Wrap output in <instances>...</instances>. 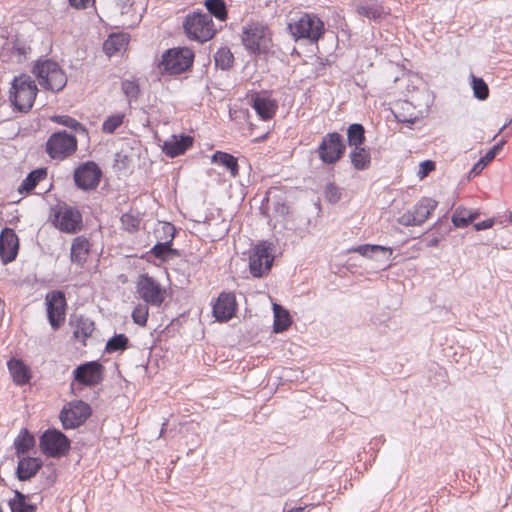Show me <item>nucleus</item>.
<instances>
[{"label": "nucleus", "mask_w": 512, "mask_h": 512, "mask_svg": "<svg viewBox=\"0 0 512 512\" xmlns=\"http://www.w3.org/2000/svg\"><path fill=\"white\" fill-rule=\"evenodd\" d=\"M35 445V438L27 429H22L14 440V447L16 455L20 458L21 455L29 452Z\"/></svg>", "instance_id": "34"}, {"label": "nucleus", "mask_w": 512, "mask_h": 512, "mask_svg": "<svg viewBox=\"0 0 512 512\" xmlns=\"http://www.w3.org/2000/svg\"><path fill=\"white\" fill-rule=\"evenodd\" d=\"M434 169H435V163L431 160H425L420 163L418 176L420 178H424Z\"/></svg>", "instance_id": "51"}, {"label": "nucleus", "mask_w": 512, "mask_h": 512, "mask_svg": "<svg viewBox=\"0 0 512 512\" xmlns=\"http://www.w3.org/2000/svg\"><path fill=\"white\" fill-rule=\"evenodd\" d=\"M512 123V120H510L509 122L505 123L499 130V133H501L504 129H506V127Z\"/></svg>", "instance_id": "56"}, {"label": "nucleus", "mask_w": 512, "mask_h": 512, "mask_svg": "<svg viewBox=\"0 0 512 512\" xmlns=\"http://www.w3.org/2000/svg\"><path fill=\"white\" fill-rule=\"evenodd\" d=\"M352 252L358 253L363 257L372 258L377 254H383L385 259H389L392 255V249L390 247L375 245V244H363L359 245L351 250Z\"/></svg>", "instance_id": "32"}, {"label": "nucleus", "mask_w": 512, "mask_h": 512, "mask_svg": "<svg viewBox=\"0 0 512 512\" xmlns=\"http://www.w3.org/2000/svg\"><path fill=\"white\" fill-rule=\"evenodd\" d=\"M211 161L214 164L225 167L232 177H236L239 173L238 160L232 154L223 151H216L212 155Z\"/></svg>", "instance_id": "28"}, {"label": "nucleus", "mask_w": 512, "mask_h": 512, "mask_svg": "<svg viewBox=\"0 0 512 512\" xmlns=\"http://www.w3.org/2000/svg\"><path fill=\"white\" fill-rule=\"evenodd\" d=\"M493 224H494L493 219H487V220L480 221V222L474 224V229L476 231H482V230L491 228L493 226Z\"/></svg>", "instance_id": "53"}, {"label": "nucleus", "mask_w": 512, "mask_h": 512, "mask_svg": "<svg viewBox=\"0 0 512 512\" xmlns=\"http://www.w3.org/2000/svg\"><path fill=\"white\" fill-rule=\"evenodd\" d=\"M275 212L281 216H285L289 213V206L285 203L277 202L274 206Z\"/></svg>", "instance_id": "54"}, {"label": "nucleus", "mask_w": 512, "mask_h": 512, "mask_svg": "<svg viewBox=\"0 0 512 512\" xmlns=\"http://www.w3.org/2000/svg\"><path fill=\"white\" fill-rule=\"evenodd\" d=\"M504 143L505 141L502 140L496 145H494L489 151L486 152V154L483 157H481V159H483L486 162V164L490 163L503 148Z\"/></svg>", "instance_id": "49"}, {"label": "nucleus", "mask_w": 512, "mask_h": 512, "mask_svg": "<svg viewBox=\"0 0 512 512\" xmlns=\"http://www.w3.org/2000/svg\"><path fill=\"white\" fill-rule=\"evenodd\" d=\"M136 289L140 298L148 305L159 307L165 300V289L148 274L139 276Z\"/></svg>", "instance_id": "13"}, {"label": "nucleus", "mask_w": 512, "mask_h": 512, "mask_svg": "<svg viewBox=\"0 0 512 512\" xmlns=\"http://www.w3.org/2000/svg\"><path fill=\"white\" fill-rule=\"evenodd\" d=\"M39 447L44 455L52 458H61L68 454L71 441L60 430L49 428L40 436Z\"/></svg>", "instance_id": "6"}, {"label": "nucleus", "mask_w": 512, "mask_h": 512, "mask_svg": "<svg viewBox=\"0 0 512 512\" xmlns=\"http://www.w3.org/2000/svg\"><path fill=\"white\" fill-rule=\"evenodd\" d=\"M398 223L406 227L419 226L412 211H407L406 213L402 214L398 218Z\"/></svg>", "instance_id": "50"}, {"label": "nucleus", "mask_w": 512, "mask_h": 512, "mask_svg": "<svg viewBox=\"0 0 512 512\" xmlns=\"http://www.w3.org/2000/svg\"><path fill=\"white\" fill-rule=\"evenodd\" d=\"M242 42L251 53H266L271 43L270 32L267 27L252 23L243 29Z\"/></svg>", "instance_id": "8"}, {"label": "nucleus", "mask_w": 512, "mask_h": 512, "mask_svg": "<svg viewBox=\"0 0 512 512\" xmlns=\"http://www.w3.org/2000/svg\"><path fill=\"white\" fill-rule=\"evenodd\" d=\"M395 117L398 122L407 124L409 128H412V125L417 121V117H408L407 119H402L401 113L396 114Z\"/></svg>", "instance_id": "55"}, {"label": "nucleus", "mask_w": 512, "mask_h": 512, "mask_svg": "<svg viewBox=\"0 0 512 512\" xmlns=\"http://www.w3.org/2000/svg\"><path fill=\"white\" fill-rule=\"evenodd\" d=\"M47 318L56 331L65 321L67 302L64 292L55 290L46 295Z\"/></svg>", "instance_id": "15"}, {"label": "nucleus", "mask_w": 512, "mask_h": 512, "mask_svg": "<svg viewBox=\"0 0 512 512\" xmlns=\"http://www.w3.org/2000/svg\"><path fill=\"white\" fill-rule=\"evenodd\" d=\"M402 119H407L408 117L405 114H401Z\"/></svg>", "instance_id": "58"}, {"label": "nucleus", "mask_w": 512, "mask_h": 512, "mask_svg": "<svg viewBox=\"0 0 512 512\" xmlns=\"http://www.w3.org/2000/svg\"><path fill=\"white\" fill-rule=\"evenodd\" d=\"M438 202L432 198L424 197L419 200L411 210L417 223L422 225L436 209Z\"/></svg>", "instance_id": "25"}, {"label": "nucleus", "mask_w": 512, "mask_h": 512, "mask_svg": "<svg viewBox=\"0 0 512 512\" xmlns=\"http://www.w3.org/2000/svg\"><path fill=\"white\" fill-rule=\"evenodd\" d=\"M478 215V212H472L466 208L458 207L452 215V223L455 227L465 228L472 223Z\"/></svg>", "instance_id": "37"}, {"label": "nucleus", "mask_w": 512, "mask_h": 512, "mask_svg": "<svg viewBox=\"0 0 512 512\" xmlns=\"http://www.w3.org/2000/svg\"><path fill=\"white\" fill-rule=\"evenodd\" d=\"M90 242L85 236H77L73 239L70 249L71 262L82 266L89 255Z\"/></svg>", "instance_id": "24"}, {"label": "nucleus", "mask_w": 512, "mask_h": 512, "mask_svg": "<svg viewBox=\"0 0 512 512\" xmlns=\"http://www.w3.org/2000/svg\"><path fill=\"white\" fill-rule=\"evenodd\" d=\"M204 4L208 11L206 14L214 16L220 21L227 19V7L224 0H205Z\"/></svg>", "instance_id": "39"}, {"label": "nucleus", "mask_w": 512, "mask_h": 512, "mask_svg": "<svg viewBox=\"0 0 512 512\" xmlns=\"http://www.w3.org/2000/svg\"><path fill=\"white\" fill-rule=\"evenodd\" d=\"M237 306L233 292H221L213 304V316L218 322H228L235 316Z\"/></svg>", "instance_id": "18"}, {"label": "nucleus", "mask_w": 512, "mask_h": 512, "mask_svg": "<svg viewBox=\"0 0 512 512\" xmlns=\"http://www.w3.org/2000/svg\"><path fill=\"white\" fill-rule=\"evenodd\" d=\"M352 252L358 253L363 257L372 258L377 254H383L385 259H389L392 255V249L390 247L375 245V244H363L359 245L351 250Z\"/></svg>", "instance_id": "33"}, {"label": "nucleus", "mask_w": 512, "mask_h": 512, "mask_svg": "<svg viewBox=\"0 0 512 512\" xmlns=\"http://www.w3.org/2000/svg\"><path fill=\"white\" fill-rule=\"evenodd\" d=\"M124 115L123 114H114L109 116L102 125V130L105 133L112 134L115 130L121 126L123 123Z\"/></svg>", "instance_id": "46"}, {"label": "nucleus", "mask_w": 512, "mask_h": 512, "mask_svg": "<svg viewBox=\"0 0 512 512\" xmlns=\"http://www.w3.org/2000/svg\"><path fill=\"white\" fill-rule=\"evenodd\" d=\"M357 12L359 15L367 17L368 19L372 20H379L384 15H386V12L384 11L383 7L378 5L377 3L360 5L357 8Z\"/></svg>", "instance_id": "41"}, {"label": "nucleus", "mask_w": 512, "mask_h": 512, "mask_svg": "<svg viewBox=\"0 0 512 512\" xmlns=\"http://www.w3.org/2000/svg\"><path fill=\"white\" fill-rule=\"evenodd\" d=\"M273 312H274V324H273V330L275 333H282L286 331L291 323V317L284 307H282L279 304L273 305Z\"/></svg>", "instance_id": "29"}, {"label": "nucleus", "mask_w": 512, "mask_h": 512, "mask_svg": "<svg viewBox=\"0 0 512 512\" xmlns=\"http://www.w3.org/2000/svg\"><path fill=\"white\" fill-rule=\"evenodd\" d=\"M288 31L296 41L305 39L316 43L324 34L325 27L316 15L303 14L298 20L288 24Z\"/></svg>", "instance_id": "3"}, {"label": "nucleus", "mask_w": 512, "mask_h": 512, "mask_svg": "<svg viewBox=\"0 0 512 512\" xmlns=\"http://www.w3.org/2000/svg\"><path fill=\"white\" fill-rule=\"evenodd\" d=\"M214 61L216 67H219L222 70H228L233 65L234 56L229 48L222 47L216 52Z\"/></svg>", "instance_id": "42"}, {"label": "nucleus", "mask_w": 512, "mask_h": 512, "mask_svg": "<svg viewBox=\"0 0 512 512\" xmlns=\"http://www.w3.org/2000/svg\"><path fill=\"white\" fill-rule=\"evenodd\" d=\"M486 165V162L480 158L479 161L470 170L469 175L473 177L477 176L483 171Z\"/></svg>", "instance_id": "52"}, {"label": "nucleus", "mask_w": 512, "mask_h": 512, "mask_svg": "<svg viewBox=\"0 0 512 512\" xmlns=\"http://www.w3.org/2000/svg\"><path fill=\"white\" fill-rule=\"evenodd\" d=\"M193 144V138L186 134L172 135L162 145L163 152L170 158L177 157L188 150Z\"/></svg>", "instance_id": "21"}, {"label": "nucleus", "mask_w": 512, "mask_h": 512, "mask_svg": "<svg viewBox=\"0 0 512 512\" xmlns=\"http://www.w3.org/2000/svg\"><path fill=\"white\" fill-rule=\"evenodd\" d=\"M346 150L343 137L338 132L326 134L318 147V156L325 164H334L339 161Z\"/></svg>", "instance_id": "11"}, {"label": "nucleus", "mask_w": 512, "mask_h": 512, "mask_svg": "<svg viewBox=\"0 0 512 512\" xmlns=\"http://www.w3.org/2000/svg\"><path fill=\"white\" fill-rule=\"evenodd\" d=\"M103 365L98 361H89L77 366L73 371L74 379L84 386L98 385L103 379Z\"/></svg>", "instance_id": "16"}, {"label": "nucleus", "mask_w": 512, "mask_h": 512, "mask_svg": "<svg viewBox=\"0 0 512 512\" xmlns=\"http://www.w3.org/2000/svg\"><path fill=\"white\" fill-rule=\"evenodd\" d=\"M250 105L257 115L264 121L274 117L278 109V102L273 99L268 91L256 92L251 95Z\"/></svg>", "instance_id": "19"}, {"label": "nucleus", "mask_w": 512, "mask_h": 512, "mask_svg": "<svg viewBox=\"0 0 512 512\" xmlns=\"http://www.w3.org/2000/svg\"><path fill=\"white\" fill-rule=\"evenodd\" d=\"M148 304H138L132 311V319L135 324L145 326L148 320Z\"/></svg>", "instance_id": "45"}, {"label": "nucleus", "mask_w": 512, "mask_h": 512, "mask_svg": "<svg viewBox=\"0 0 512 512\" xmlns=\"http://www.w3.org/2000/svg\"><path fill=\"white\" fill-rule=\"evenodd\" d=\"M89 404L82 400L74 401L69 407H64L60 412V420L65 430L75 429L81 426L91 415Z\"/></svg>", "instance_id": "14"}, {"label": "nucleus", "mask_w": 512, "mask_h": 512, "mask_svg": "<svg viewBox=\"0 0 512 512\" xmlns=\"http://www.w3.org/2000/svg\"><path fill=\"white\" fill-rule=\"evenodd\" d=\"M183 28L190 39L199 42L212 39L216 33L211 16L204 12L188 14L183 22Z\"/></svg>", "instance_id": "4"}, {"label": "nucleus", "mask_w": 512, "mask_h": 512, "mask_svg": "<svg viewBox=\"0 0 512 512\" xmlns=\"http://www.w3.org/2000/svg\"><path fill=\"white\" fill-rule=\"evenodd\" d=\"M128 44V39L123 34H112L104 42L103 49L109 56L120 52L125 49Z\"/></svg>", "instance_id": "36"}, {"label": "nucleus", "mask_w": 512, "mask_h": 512, "mask_svg": "<svg viewBox=\"0 0 512 512\" xmlns=\"http://www.w3.org/2000/svg\"><path fill=\"white\" fill-rule=\"evenodd\" d=\"M8 369L13 377V381L17 385H24L29 382L31 378L29 368L19 359H10L7 362Z\"/></svg>", "instance_id": "26"}, {"label": "nucleus", "mask_w": 512, "mask_h": 512, "mask_svg": "<svg viewBox=\"0 0 512 512\" xmlns=\"http://www.w3.org/2000/svg\"><path fill=\"white\" fill-rule=\"evenodd\" d=\"M129 347V339L125 334H115L108 339L105 346L106 353L123 352Z\"/></svg>", "instance_id": "40"}, {"label": "nucleus", "mask_w": 512, "mask_h": 512, "mask_svg": "<svg viewBox=\"0 0 512 512\" xmlns=\"http://www.w3.org/2000/svg\"><path fill=\"white\" fill-rule=\"evenodd\" d=\"M51 120L54 123L63 125L71 129L74 132L75 136L81 135L84 137H88L89 135L87 128L82 123H80L79 121H77L69 115H55L51 117Z\"/></svg>", "instance_id": "31"}, {"label": "nucleus", "mask_w": 512, "mask_h": 512, "mask_svg": "<svg viewBox=\"0 0 512 512\" xmlns=\"http://www.w3.org/2000/svg\"><path fill=\"white\" fill-rule=\"evenodd\" d=\"M509 220H510V222H512V212L509 215Z\"/></svg>", "instance_id": "59"}, {"label": "nucleus", "mask_w": 512, "mask_h": 512, "mask_svg": "<svg viewBox=\"0 0 512 512\" xmlns=\"http://www.w3.org/2000/svg\"><path fill=\"white\" fill-rule=\"evenodd\" d=\"M349 158L356 170L363 171L370 167L371 155L367 148L362 146L354 147L349 153Z\"/></svg>", "instance_id": "27"}, {"label": "nucleus", "mask_w": 512, "mask_h": 512, "mask_svg": "<svg viewBox=\"0 0 512 512\" xmlns=\"http://www.w3.org/2000/svg\"><path fill=\"white\" fill-rule=\"evenodd\" d=\"M102 170L94 161L81 163L73 173V179L76 187L83 191L95 190L102 178Z\"/></svg>", "instance_id": "12"}, {"label": "nucleus", "mask_w": 512, "mask_h": 512, "mask_svg": "<svg viewBox=\"0 0 512 512\" xmlns=\"http://www.w3.org/2000/svg\"><path fill=\"white\" fill-rule=\"evenodd\" d=\"M324 196L329 203L335 204L341 199V191L335 184L329 183L325 187Z\"/></svg>", "instance_id": "47"}, {"label": "nucleus", "mask_w": 512, "mask_h": 512, "mask_svg": "<svg viewBox=\"0 0 512 512\" xmlns=\"http://www.w3.org/2000/svg\"><path fill=\"white\" fill-rule=\"evenodd\" d=\"M271 244L262 241L254 246L249 256V270L253 277L265 276L273 265L274 257L270 253Z\"/></svg>", "instance_id": "10"}, {"label": "nucleus", "mask_w": 512, "mask_h": 512, "mask_svg": "<svg viewBox=\"0 0 512 512\" xmlns=\"http://www.w3.org/2000/svg\"><path fill=\"white\" fill-rule=\"evenodd\" d=\"M194 60V54L189 48H174L167 50L159 63V68L171 75L188 70Z\"/></svg>", "instance_id": "7"}, {"label": "nucleus", "mask_w": 512, "mask_h": 512, "mask_svg": "<svg viewBox=\"0 0 512 512\" xmlns=\"http://www.w3.org/2000/svg\"><path fill=\"white\" fill-rule=\"evenodd\" d=\"M46 176L47 171L45 168H38L31 171L20 184L18 192L20 194L30 193L41 180L46 178Z\"/></svg>", "instance_id": "30"}, {"label": "nucleus", "mask_w": 512, "mask_h": 512, "mask_svg": "<svg viewBox=\"0 0 512 512\" xmlns=\"http://www.w3.org/2000/svg\"><path fill=\"white\" fill-rule=\"evenodd\" d=\"M19 250V238L15 231L5 227L0 233V258L3 264L14 261Z\"/></svg>", "instance_id": "20"}, {"label": "nucleus", "mask_w": 512, "mask_h": 512, "mask_svg": "<svg viewBox=\"0 0 512 512\" xmlns=\"http://www.w3.org/2000/svg\"><path fill=\"white\" fill-rule=\"evenodd\" d=\"M437 243H438V240L437 239H433V240L430 241V246H435V245H437Z\"/></svg>", "instance_id": "57"}, {"label": "nucleus", "mask_w": 512, "mask_h": 512, "mask_svg": "<svg viewBox=\"0 0 512 512\" xmlns=\"http://www.w3.org/2000/svg\"><path fill=\"white\" fill-rule=\"evenodd\" d=\"M159 241L152 247L150 253L161 261H167L173 257L180 256L177 249L172 248L173 239L175 238L176 228L173 224L165 222L160 229L155 231Z\"/></svg>", "instance_id": "9"}, {"label": "nucleus", "mask_w": 512, "mask_h": 512, "mask_svg": "<svg viewBox=\"0 0 512 512\" xmlns=\"http://www.w3.org/2000/svg\"><path fill=\"white\" fill-rule=\"evenodd\" d=\"M121 222L124 228L131 232L137 230L140 224L138 217L128 213L121 216Z\"/></svg>", "instance_id": "48"}, {"label": "nucleus", "mask_w": 512, "mask_h": 512, "mask_svg": "<svg viewBox=\"0 0 512 512\" xmlns=\"http://www.w3.org/2000/svg\"><path fill=\"white\" fill-rule=\"evenodd\" d=\"M471 87L473 90V95L478 100H486L489 96V88L486 82L479 77L471 75Z\"/></svg>", "instance_id": "43"}, {"label": "nucleus", "mask_w": 512, "mask_h": 512, "mask_svg": "<svg viewBox=\"0 0 512 512\" xmlns=\"http://www.w3.org/2000/svg\"><path fill=\"white\" fill-rule=\"evenodd\" d=\"M39 84L52 92L61 91L67 84V76L59 64L51 59H39L33 67Z\"/></svg>", "instance_id": "1"}, {"label": "nucleus", "mask_w": 512, "mask_h": 512, "mask_svg": "<svg viewBox=\"0 0 512 512\" xmlns=\"http://www.w3.org/2000/svg\"><path fill=\"white\" fill-rule=\"evenodd\" d=\"M69 324L74 328L73 336L75 339L80 340L83 344L88 337H90L95 329L94 322L84 316L74 315L70 318Z\"/></svg>", "instance_id": "23"}, {"label": "nucleus", "mask_w": 512, "mask_h": 512, "mask_svg": "<svg viewBox=\"0 0 512 512\" xmlns=\"http://www.w3.org/2000/svg\"><path fill=\"white\" fill-rule=\"evenodd\" d=\"M347 140L351 147L362 146L366 140L364 126L360 123L350 124L347 128Z\"/></svg>", "instance_id": "38"}, {"label": "nucleus", "mask_w": 512, "mask_h": 512, "mask_svg": "<svg viewBox=\"0 0 512 512\" xmlns=\"http://www.w3.org/2000/svg\"><path fill=\"white\" fill-rule=\"evenodd\" d=\"M78 147L75 134L66 130H59L52 133L46 142V153L54 160L62 161L71 157Z\"/></svg>", "instance_id": "5"}, {"label": "nucleus", "mask_w": 512, "mask_h": 512, "mask_svg": "<svg viewBox=\"0 0 512 512\" xmlns=\"http://www.w3.org/2000/svg\"><path fill=\"white\" fill-rule=\"evenodd\" d=\"M163 430H164V428L162 427V429H161V431H160V436H162V434H163Z\"/></svg>", "instance_id": "60"}, {"label": "nucleus", "mask_w": 512, "mask_h": 512, "mask_svg": "<svg viewBox=\"0 0 512 512\" xmlns=\"http://www.w3.org/2000/svg\"><path fill=\"white\" fill-rule=\"evenodd\" d=\"M57 228L65 233H76L82 228V215L72 206L64 205L55 214Z\"/></svg>", "instance_id": "17"}, {"label": "nucleus", "mask_w": 512, "mask_h": 512, "mask_svg": "<svg viewBox=\"0 0 512 512\" xmlns=\"http://www.w3.org/2000/svg\"><path fill=\"white\" fill-rule=\"evenodd\" d=\"M38 88L35 81L26 74L15 77L10 89V101L14 108L22 113L31 110Z\"/></svg>", "instance_id": "2"}, {"label": "nucleus", "mask_w": 512, "mask_h": 512, "mask_svg": "<svg viewBox=\"0 0 512 512\" xmlns=\"http://www.w3.org/2000/svg\"><path fill=\"white\" fill-rule=\"evenodd\" d=\"M42 466L43 462L40 458L20 456L16 468V476L20 481L29 480L38 473Z\"/></svg>", "instance_id": "22"}, {"label": "nucleus", "mask_w": 512, "mask_h": 512, "mask_svg": "<svg viewBox=\"0 0 512 512\" xmlns=\"http://www.w3.org/2000/svg\"><path fill=\"white\" fill-rule=\"evenodd\" d=\"M8 505L11 512H36V506L28 502V496L15 490L14 498L10 499Z\"/></svg>", "instance_id": "35"}, {"label": "nucleus", "mask_w": 512, "mask_h": 512, "mask_svg": "<svg viewBox=\"0 0 512 512\" xmlns=\"http://www.w3.org/2000/svg\"><path fill=\"white\" fill-rule=\"evenodd\" d=\"M121 89H122L123 93L125 94L129 103L137 100L139 93H140V88H139L138 83L135 80H127L126 79V80L122 81Z\"/></svg>", "instance_id": "44"}]
</instances>
